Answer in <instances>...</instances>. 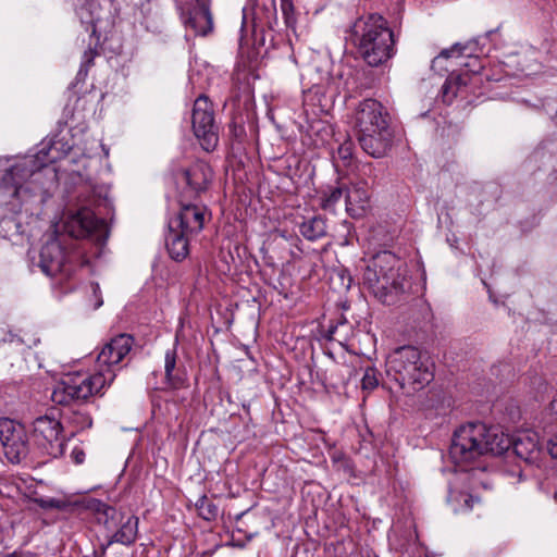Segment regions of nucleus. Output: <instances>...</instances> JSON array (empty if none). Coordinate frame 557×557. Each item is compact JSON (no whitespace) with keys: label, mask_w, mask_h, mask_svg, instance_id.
Segmentation results:
<instances>
[{"label":"nucleus","mask_w":557,"mask_h":557,"mask_svg":"<svg viewBox=\"0 0 557 557\" xmlns=\"http://www.w3.org/2000/svg\"><path fill=\"white\" fill-rule=\"evenodd\" d=\"M50 228L52 236L40 249L38 265L46 275L60 282L73 276L78 260V253L67 247L65 236L87 238L103 245L110 232L108 223L96 216L95 211H60V216L53 218Z\"/></svg>","instance_id":"nucleus-1"},{"label":"nucleus","mask_w":557,"mask_h":557,"mask_svg":"<svg viewBox=\"0 0 557 557\" xmlns=\"http://www.w3.org/2000/svg\"><path fill=\"white\" fill-rule=\"evenodd\" d=\"M55 186L53 168L44 163L37 166L36 160L25 159L5 169L0 182V206H23L36 197L44 201Z\"/></svg>","instance_id":"nucleus-2"},{"label":"nucleus","mask_w":557,"mask_h":557,"mask_svg":"<svg viewBox=\"0 0 557 557\" xmlns=\"http://www.w3.org/2000/svg\"><path fill=\"white\" fill-rule=\"evenodd\" d=\"M509 437L496 426L468 423L454 433L449 456L456 465H467L479 457L502 455L509 449Z\"/></svg>","instance_id":"nucleus-3"},{"label":"nucleus","mask_w":557,"mask_h":557,"mask_svg":"<svg viewBox=\"0 0 557 557\" xmlns=\"http://www.w3.org/2000/svg\"><path fill=\"white\" fill-rule=\"evenodd\" d=\"M349 37L358 53L370 66H379L395 52L394 33L387 21L376 13L358 17L350 27Z\"/></svg>","instance_id":"nucleus-4"},{"label":"nucleus","mask_w":557,"mask_h":557,"mask_svg":"<svg viewBox=\"0 0 557 557\" xmlns=\"http://www.w3.org/2000/svg\"><path fill=\"white\" fill-rule=\"evenodd\" d=\"M362 284L384 305H395L405 293L403 262L391 251L375 253L368 262Z\"/></svg>","instance_id":"nucleus-5"},{"label":"nucleus","mask_w":557,"mask_h":557,"mask_svg":"<svg viewBox=\"0 0 557 557\" xmlns=\"http://www.w3.org/2000/svg\"><path fill=\"white\" fill-rule=\"evenodd\" d=\"M385 368L387 377L408 393L422 389L434 377L433 363L413 346H403L392 351Z\"/></svg>","instance_id":"nucleus-6"},{"label":"nucleus","mask_w":557,"mask_h":557,"mask_svg":"<svg viewBox=\"0 0 557 557\" xmlns=\"http://www.w3.org/2000/svg\"><path fill=\"white\" fill-rule=\"evenodd\" d=\"M113 382L111 373L66 375L53 388L51 399L61 406H71L86 401L95 395H102L103 389Z\"/></svg>","instance_id":"nucleus-7"},{"label":"nucleus","mask_w":557,"mask_h":557,"mask_svg":"<svg viewBox=\"0 0 557 557\" xmlns=\"http://www.w3.org/2000/svg\"><path fill=\"white\" fill-rule=\"evenodd\" d=\"M206 211H174L169 219V234L165 238L170 257L182 261L188 255L189 233L199 232L203 227Z\"/></svg>","instance_id":"nucleus-8"},{"label":"nucleus","mask_w":557,"mask_h":557,"mask_svg":"<svg viewBox=\"0 0 557 557\" xmlns=\"http://www.w3.org/2000/svg\"><path fill=\"white\" fill-rule=\"evenodd\" d=\"M211 180L210 166L201 161L195 162L189 168L173 171V181L177 187L184 186L178 195L181 209H198L191 202L200 191L205 190Z\"/></svg>","instance_id":"nucleus-9"},{"label":"nucleus","mask_w":557,"mask_h":557,"mask_svg":"<svg viewBox=\"0 0 557 557\" xmlns=\"http://www.w3.org/2000/svg\"><path fill=\"white\" fill-rule=\"evenodd\" d=\"M191 124L195 136L206 151L215 148L219 136L212 103L206 96H199L193 108Z\"/></svg>","instance_id":"nucleus-10"},{"label":"nucleus","mask_w":557,"mask_h":557,"mask_svg":"<svg viewBox=\"0 0 557 557\" xmlns=\"http://www.w3.org/2000/svg\"><path fill=\"white\" fill-rule=\"evenodd\" d=\"M62 431L61 422L49 416L39 417L33 423L36 444L51 457L61 456L64 451Z\"/></svg>","instance_id":"nucleus-11"},{"label":"nucleus","mask_w":557,"mask_h":557,"mask_svg":"<svg viewBox=\"0 0 557 557\" xmlns=\"http://www.w3.org/2000/svg\"><path fill=\"white\" fill-rule=\"evenodd\" d=\"M133 345L134 337L126 333L111 338L97 356L96 372L101 374L111 373L114 380L117 366L129 354Z\"/></svg>","instance_id":"nucleus-12"},{"label":"nucleus","mask_w":557,"mask_h":557,"mask_svg":"<svg viewBox=\"0 0 557 557\" xmlns=\"http://www.w3.org/2000/svg\"><path fill=\"white\" fill-rule=\"evenodd\" d=\"M0 443L7 459L18 463L27 456L28 442L24 428L10 419L0 421Z\"/></svg>","instance_id":"nucleus-13"},{"label":"nucleus","mask_w":557,"mask_h":557,"mask_svg":"<svg viewBox=\"0 0 557 557\" xmlns=\"http://www.w3.org/2000/svg\"><path fill=\"white\" fill-rule=\"evenodd\" d=\"M389 125L391 116L381 102L374 99H366L357 107L355 112L357 135Z\"/></svg>","instance_id":"nucleus-14"},{"label":"nucleus","mask_w":557,"mask_h":557,"mask_svg":"<svg viewBox=\"0 0 557 557\" xmlns=\"http://www.w3.org/2000/svg\"><path fill=\"white\" fill-rule=\"evenodd\" d=\"M368 199V191L362 186L347 187L338 185L331 187L322 197V209L344 207L345 209H364L363 202Z\"/></svg>","instance_id":"nucleus-15"},{"label":"nucleus","mask_w":557,"mask_h":557,"mask_svg":"<svg viewBox=\"0 0 557 557\" xmlns=\"http://www.w3.org/2000/svg\"><path fill=\"white\" fill-rule=\"evenodd\" d=\"M362 150L373 158L384 157L392 148L394 129L392 125L374 128L373 132L357 135Z\"/></svg>","instance_id":"nucleus-16"},{"label":"nucleus","mask_w":557,"mask_h":557,"mask_svg":"<svg viewBox=\"0 0 557 557\" xmlns=\"http://www.w3.org/2000/svg\"><path fill=\"white\" fill-rule=\"evenodd\" d=\"M509 442L513 454L527 465H536L541 460L543 451L536 432L521 431L512 440L509 438Z\"/></svg>","instance_id":"nucleus-17"},{"label":"nucleus","mask_w":557,"mask_h":557,"mask_svg":"<svg viewBox=\"0 0 557 557\" xmlns=\"http://www.w3.org/2000/svg\"><path fill=\"white\" fill-rule=\"evenodd\" d=\"M186 23L197 35H208L213 28L209 0H196Z\"/></svg>","instance_id":"nucleus-18"},{"label":"nucleus","mask_w":557,"mask_h":557,"mask_svg":"<svg viewBox=\"0 0 557 557\" xmlns=\"http://www.w3.org/2000/svg\"><path fill=\"white\" fill-rule=\"evenodd\" d=\"M120 522L121 525L119 530L114 532L108 543L102 546V554H106L107 548L113 543L129 546L136 542L139 519L135 516H129L123 521V517L121 516Z\"/></svg>","instance_id":"nucleus-19"},{"label":"nucleus","mask_w":557,"mask_h":557,"mask_svg":"<svg viewBox=\"0 0 557 557\" xmlns=\"http://www.w3.org/2000/svg\"><path fill=\"white\" fill-rule=\"evenodd\" d=\"M471 77L468 73L455 74L451 73L445 81L442 87L443 101L450 103L463 88L467 87Z\"/></svg>","instance_id":"nucleus-20"},{"label":"nucleus","mask_w":557,"mask_h":557,"mask_svg":"<svg viewBox=\"0 0 557 557\" xmlns=\"http://www.w3.org/2000/svg\"><path fill=\"white\" fill-rule=\"evenodd\" d=\"M300 234L309 239L315 240L326 234V222L321 215L308 218L299 225Z\"/></svg>","instance_id":"nucleus-21"},{"label":"nucleus","mask_w":557,"mask_h":557,"mask_svg":"<svg viewBox=\"0 0 557 557\" xmlns=\"http://www.w3.org/2000/svg\"><path fill=\"white\" fill-rule=\"evenodd\" d=\"M65 420L74 430L72 435H74L75 432H82L92 426L90 413L82 408L70 410L65 416Z\"/></svg>","instance_id":"nucleus-22"},{"label":"nucleus","mask_w":557,"mask_h":557,"mask_svg":"<svg viewBox=\"0 0 557 557\" xmlns=\"http://www.w3.org/2000/svg\"><path fill=\"white\" fill-rule=\"evenodd\" d=\"M448 502L451 504L454 511H469L473 508L474 503H479L478 497L466 492H450Z\"/></svg>","instance_id":"nucleus-23"},{"label":"nucleus","mask_w":557,"mask_h":557,"mask_svg":"<svg viewBox=\"0 0 557 557\" xmlns=\"http://www.w3.org/2000/svg\"><path fill=\"white\" fill-rule=\"evenodd\" d=\"M176 366V350L175 348L168 349L164 356V372L168 383L176 388L182 384V379L174 374Z\"/></svg>","instance_id":"nucleus-24"},{"label":"nucleus","mask_w":557,"mask_h":557,"mask_svg":"<svg viewBox=\"0 0 557 557\" xmlns=\"http://www.w3.org/2000/svg\"><path fill=\"white\" fill-rule=\"evenodd\" d=\"M478 50L476 41H470L462 47L457 44L451 49L442 51L440 57L450 58L456 54V57L468 55L471 58L472 53L476 52Z\"/></svg>","instance_id":"nucleus-25"},{"label":"nucleus","mask_w":557,"mask_h":557,"mask_svg":"<svg viewBox=\"0 0 557 557\" xmlns=\"http://www.w3.org/2000/svg\"><path fill=\"white\" fill-rule=\"evenodd\" d=\"M352 143L350 140H346L341 144L337 148V157L333 154V161L336 163V160L339 159L343 162L344 166H348L352 159ZM337 166V164H335Z\"/></svg>","instance_id":"nucleus-26"},{"label":"nucleus","mask_w":557,"mask_h":557,"mask_svg":"<svg viewBox=\"0 0 557 557\" xmlns=\"http://www.w3.org/2000/svg\"><path fill=\"white\" fill-rule=\"evenodd\" d=\"M95 200L94 206L97 208L110 209L113 207V200L109 195V190L104 187H99L94 191Z\"/></svg>","instance_id":"nucleus-27"},{"label":"nucleus","mask_w":557,"mask_h":557,"mask_svg":"<svg viewBox=\"0 0 557 557\" xmlns=\"http://www.w3.org/2000/svg\"><path fill=\"white\" fill-rule=\"evenodd\" d=\"M379 385L377 371L368 367L361 379V387L363 391L371 392Z\"/></svg>","instance_id":"nucleus-28"},{"label":"nucleus","mask_w":557,"mask_h":557,"mask_svg":"<svg viewBox=\"0 0 557 557\" xmlns=\"http://www.w3.org/2000/svg\"><path fill=\"white\" fill-rule=\"evenodd\" d=\"M197 506L200 510L201 516L206 520L213 519L218 513V507L212 502H210L206 496L199 499Z\"/></svg>","instance_id":"nucleus-29"},{"label":"nucleus","mask_w":557,"mask_h":557,"mask_svg":"<svg viewBox=\"0 0 557 557\" xmlns=\"http://www.w3.org/2000/svg\"><path fill=\"white\" fill-rule=\"evenodd\" d=\"M281 11L285 20V24L292 27L296 23L295 7L292 0H281Z\"/></svg>","instance_id":"nucleus-30"},{"label":"nucleus","mask_w":557,"mask_h":557,"mask_svg":"<svg viewBox=\"0 0 557 557\" xmlns=\"http://www.w3.org/2000/svg\"><path fill=\"white\" fill-rule=\"evenodd\" d=\"M504 474L512 480V483H519L527 479L528 473L520 465L507 467L504 469Z\"/></svg>","instance_id":"nucleus-31"},{"label":"nucleus","mask_w":557,"mask_h":557,"mask_svg":"<svg viewBox=\"0 0 557 557\" xmlns=\"http://www.w3.org/2000/svg\"><path fill=\"white\" fill-rule=\"evenodd\" d=\"M103 507L104 509L102 513L106 517L104 527L107 528V530L111 531L113 528L111 520H116L117 517L121 516V513L117 512V510L114 507L107 505H103Z\"/></svg>","instance_id":"nucleus-32"},{"label":"nucleus","mask_w":557,"mask_h":557,"mask_svg":"<svg viewBox=\"0 0 557 557\" xmlns=\"http://www.w3.org/2000/svg\"><path fill=\"white\" fill-rule=\"evenodd\" d=\"M539 224L537 215L533 212H530L528 218L525 219V225L521 226L522 232L531 231L535 225Z\"/></svg>","instance_id":"nucleus-33"},{"label":"nucleus","mask_w":557,"mask_h":557,"mask_svg":"<svg viewBox=\"0 0 557 557\" xmlns=\"http://www.w3.org/2000/svg\"><path fill=\"white\" fill-rule=\"evenodd\" d=\"M547 453L552 458L557 459V434L553 435L546 444Z\"/></svg>","instance_id":"nucleus-34"},{"label":"nucleus","mask_w":557,"mask_h":557,"mask_svg":"<svg viewBox=\"0 0 557 557\" xmlns=\"http://www.w3.org/2000/svg\"><path fill=\"white\" fill-rule=\"evenodd\" d=\"M71 458L76 465H81L85 460V451L79 447H74L71 453Z\"/></svg>","instance_id":"nucleus-35"},{"label":"nucleus","mask_w":557,"mask_h":557,"mask_svg":"<svg viewBox=\"0 0 557 557\" xmlns=\"http://www.w3.org/2000/svg\"><path fill=\"white\" fill-rule=\"evenodd\" d=\"M41 506L45 508L62 509L64 507V503L55 498H50L48 500H42Z\"/></svg>","instance_id":"nucleus-36"},{"label":"nucleus","mask_w":557,"mask_h":557,"mask_svg":"<svg viewBox=\"0 0 557 557\" xmlns=\"http://www.w3.org/2000/svg\"><path fill=\"white\" fill-rule=\"evenodd\" d=\"M52 149V146L49 147V149L46 151V147H44L38 153H37V160L40 162H44V158L47 157L49 162H53L57 157L55 156H49L50 150Z\"/></svg>","instance_id":"nucleus-37"},{"label":"nucleus","mask_w":557,"mask_h":557,"mask_svg":"<svg viewBox=\"0 0 557 557\" xmlns=\"http://www.w3.org/2000/svg\"><path fill=\"white\" fill-rule=\"evenodd\" d=\"M97 54V51L89 48L88 50H86L84 52V55H83V64L84 65H90L94 61V58L96 57Z\"/></svg>","instance_id":"nucleus-38"},{"label":"nucleus","mask_w":557,"mask_h":557,"mask_svg":"<svg viewBox=\"0 0 557 557\" xmlns=\"http://www.w3.org/2000/svg\"><path fill=\"white\" fill-rule=\"evenodd\" d=\"M471 62L472 63H465L463 65L465 66H471L470 71L473 72V73H478L482 69V66L480 64H478V66L475 67L474 63H479L478 58L472 59Z\"/></svg>","instance_id":"nucleus-39"},{"label":"nucleus","mask_w":557,"mask_h":557,"mask_svg":"<svg viewBox=\"0 0 557 557\" xmlns=\"http://www.w3.org/2000/svg\"><path fill=\"white\" fill-rule=\"evenodd\" d=\"M548 410H549L550 413L557 414V394L550 400V403L548 405Z\"/></svg>","instance_id":"nucleus-40"},{"label":"nucleus","mask_w":557,"mask_h":557,"mask_svg":"<svg viewBox=\"0 0 557 557\" xmlns=\"http://www.w3.org/2000/svg\"><path fill=\"white\" fill-rule=\"evenodd\" d=\"M10 557H36L35 554H32V553H26V554H23V553H18V552H13Z\"/></svg>","instance_id":"nucleus-41"},{"label":"nucleus","mask_w":557,"mask_h":557,"mask_svg":"<svg viewBox=\"0 0 557 557\" xmlns=\"http://www.w3.org/2000/svg\"><path fill=\"white\" fill-rule=\"evenodd\" d=\"M351 216H352L354 219H356V218H360V216H361L360 211H354V214H351Z\"/></svg>","instance_id":"nucleus-42"},{"label":"nucleus","mask_w":557,"mask_h":557,"mask_svg":"<svg viewBox=\"0 0 557 557\" xmlns=\"http://www.w3.org/2000/svg\"><path fill=\"white\" fill-rule=\"evenodd\" d=\"M92 288H94V293L96 294L99 289V285L96 283L92 285Z\"/></svg>","instance_id":"nucleus-43"},{"label":"nucleus","mask_w":557,"mask_h":557,"mask_svg":"<svg viewBox=\"0 0 557 557\" xmlns=\"http://www.w3.org/2000/svg\"><path fill=\"white\" fill-rule=\"evenodd\" d=\"M102 305V300H99L96 308L100 307Z\"/></svg>","instance_id":"nucleus-44"},{"label":"nucleus","mask_w":557,"mask_h":557,"mask_svg":"<svg viewBox=\"0 0 557 557\" xmlns=\"http://www.w3.org/2000/svg\"><path fill=\"white\" fill-rule=\"evenodd\" d=\"M554 498L557 500V492L554 493Z\"/></svg>","instance_id":"nucleus-45"}]
</instances>
